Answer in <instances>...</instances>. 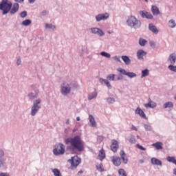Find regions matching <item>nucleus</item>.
<instances>
[{"mask_svg":"<svg viewBox=\"0 0 176 176\" xmlns=\"http://www.w3.org/2000/svg\"><path fill=\"white\" fill-rule=\"evenodd\" d=\"M66 145H69V149L72 152H82L85 149V142L80 135H76L73 138H66L65 140Z\"/></svg>","mask_w":176,"mask_h":176,"instance_id":"obj_1","label":"nucleus"},{"mask_svg":"<svg viewBox=\"0 0 176 176\" xmlns=\"http://www.w3.org/2000/svg\"><path fill=\"white\" fill-rule=\"evenodd\" d=\"M126 25L130 28L138 30V28H141V21L137 19L135 16H130L126 20Z\"/></svg>","mask_w":176,"mask_h":176,"instance_id":"obj_2","label":"nucleus"},{"mask_svg":"<svg viewBox=\"0 0 176 176\" xmlns=\"http://www.w3.org/2000/svg\"><path fill=\"white\" fill-rule=\"evenodd\" d=\"M12 5L13 3L10 0H2L0 3V10H2V14H8Z\"/></svg>","mask_w":176,"mask_h":176,"instance_id":"obj_3","label":"nucleus"},{"mask_svg":"<svg viewBox=\"0 0 176 176\" xmlns=\"http://www.w3.org/2000/svg\"><path fill=\"white\" fill-rule=\"evenodd\" d=\"M42 102V99L38 98L33 101V104L31 106V116H36V113L39 112V109H41V104Z\"/></svg>","mask_w":176,"mask_h":176,"instance_id":"obj_4","label":"nucleus"},{"mask_svg":"<svg viewBox=\"0 0 176 176\" xmlns=\"http://www.w3.org/2000/svg\"><path fill=\"white\" fill-rule=\"evenodd\" d=\"M72 91V84L65 82L60 85V94L62 96H68V94H71Z\"/></svg>","mask_w":176,"mask_h":176,"instance_id":"obj_5","label":"nucleus"},{"mask_svg":"<svg viewBox=\"0 0 176 176\" xmlns=\"http://www.w3.org/2000/svg\"><path fill=\"white\" fill-rule=\"evenodd\" d=\"M69 163H71L72 168H76L79 164H80V158L77 155L72 157L71 160H68Z\"/></svg>","mask_w":176,"mask_h":176,"instance_id":"obj_6","label":"nucleus"},{"mask_svg":"<svg viewBox=\"0 0 176 176\" xmlns=\"http://www.w3.org/2000/svg\"><path fill=\"white\" fill-rule=\"evenodd\" d=\"M53 153L55 156H60L65 153V146L63 143H59V148H54Z\"/></svg>","mask_w":176,"mask_h":176,"instance_id":"obj_7","label":"nucleus"},{"mask_svg":"<svg viewBox=\"0 0 176 176\" xmlns=\"http://www.w3.org/2000/svg\"><path fill=\"white\" fill-rule=\"evenodd\" d=\"M89 31L90 34H94L95 35H98V36H104V35H105V33H104V32L98 28H91L89 29Z\"/></svg>","mask_w":176,"mask_h":176,"instance_id":"obj_8","label":"nucleus"},{"mask_svg":"<svg viewBox=\"0 0 176 176\" xmlns=\"http://www.w3.org/2000/svg\"><path fill=\"white\" fill-rule=\"evenodd\" d=\"M97 23H99V21H105V20H108V19H109V13L108 12H105L104 14H98V15L96 16L95 17Z\"/></svg>","mask_w":176,"mask_h":176,"instance_id":"obj_9","label":"nucleus"},{"mask_svg":"<svg viewBox=\"0 0 176 176\" xmlns=\"http://www.w3.org/2000/svg\"><path fill=\"white\" fill-rule=\"evenodd\" d=\"M32 88L33 90H34V92H30L28 94V98H30V100H34V98H38V96H39V90L35 89L34 85H32Z\"/></svg>","mask_w":176,"mask_h":176,"instance_id":"obj_10","label":"nucleus"},{"mask_svg":"<svg viewBox=\"0 0 176 176\" xmlns=\"http://www.w3.org/2000/svg\"><path fill=\"white\" fill-rule=\"evenodd\" d=\"M19 9H20V5L18 3H14L10 10V14H16L17 12H19Z\"/></svg>","mask_w":176,"mask_h":176,"instance_id":"obj_11","label":"nucleus"},{"mask_svg":"<svg viewBox=\"0 0 176 176\" xmlns=\"http://www.w3.org/2000/svg\"><path fill=\"white\" fill-rule=\"evenodd\" d=\"M140 14L142 19H147L148 20H152V19H153L152 14L146 11H140Z\"/></svg>","mask_w":176,"mask_h":176,"instance_id":"obj_12","label":"nucleus"},{"mask_svg":"<svg viewBox=\"0 0 176 176\" xmlns=\"http://www.w3.org/2000/svg\"><path fill=\"white\" fill-rule=\"evenodd\" d=\"M135 115H139L140 117L142 118L143 119H145L146 120H148V117H146V114L141 109L140 107H137V109L135 111Z\"/></svg>","mask_w":176,"mask_h":176,"instance_id":"obj_13","label":"nucleus"},{"mask_svg":"<svg viewBox=\"0 0 176 176\" xmlns=\"http://www.w3.org/2000/svg\"><path fill=\"white\" fill-rule=\"evenodd\" d=\"M119 149V142L116 140H113L111 145V150L112 152L116 153Z\"/></svg>","mask_w":176,"mask_h":176,"instance_id":"obj_14","label":"nucleus"},{"mask_svg":"<svg viewBox=\"0 0 176 176\" xmlns=\"http://www.w3.org/2000/svg\"><path fill=\"white\" fill-rule=\"evenodd\" d=\"M138 60H144V56H146V52L144 50H139L136 53Z\"/></svg>","mask_w":176,"mask_h":176,"instance_id":"obj_15","label":"nucleus"},{"mask_svg":"<svg viewBox=\"0 0 176 176\" xmlns=\"http://www.w3.org/2000/svg\"><path fill=\"white\" fill-rule=\"evenodd\" d=\"M111 162H113V164L117 167L122 164V161L119 157H112Z\"/></svg>","mask_w":176,"mask_h":176,"instance_id":"obj_16","label":"nucleus"},{"mask_svg":"<svg viewBox=\"0 0 176 176\" xmlns=\"http://www.w3.org/2000/svg\"><path fill=\"white\" fill-rule=\"evenodd\" d=\"M151 164H153V166H160V167H162V166H163L162 161H160V160H159L157 158L153 157V158H151Z\"/></svg>","mask_w":176,"mask_h":176,"instance_id":"obj_17","label":"nucleus"},{"mask_svg":"<svg viewBox=\"0 0 176 176\" xmlns=\"http://www.w3.org/2000/svg\"><path fill=\"white\" fill-rule=\"evenodd\" d=\"M148 30L155 35H157V34H159V30H157V28H156L155 25H153V23L148 24Z\"/></svg>","mask_w":176,"mask_h":176,"instance_id":"obj_18","label":"nucleus"},{"mask_svg":"<svg viewBox=\"0 0 176 176\" xmlns=\"http://www.w3.org/2000/svg\"><path fill=\"white\" fill-rule=\"evenodd\" d=\"M99 82L102 85L105 84V85L107 86V87H108V89H112V85H111V82H109V80L104 79V78H100Z\"/></svg>","mask_w":176,"mask_h":176,"instance_id":"obj_19","label":"nucleus"},{"mask_svg":"<svg viewBox=\"0 0 176 176\" xmlns=\"http://www.w3.org/2000/svg\"><path fill=\"white\" fill-rule=\"evenodd\" d=\"M120 156L121 160L123 162L124 164H127V162H129V160H127V156H126V153H124V151L122 150L120 153Z\"/></svg>","mask_w":176,"mask_h":176,"instance_id":"obj_20","label":"nucleus"},{"mask_svg":"<svg viewBox=\"0 0 176 176\" xmlns=\"http://www.w3.org/2000/svg\"><path fill=\"white\" fill-rule=\"evenodd\" d=\"M168 61L170 63L171 65H174L176 63V54L175 53L170 54L168 58Z\"/></svg>","mask_w":176,"mask_h":176,"instance_id":"obj_21","label":"nucleus"},{"mask_svg":"<svg viewBox=\"0 0 176 176\" xmlns=\"http://www.w3.org/2000/svg\"><path fill=\"white\" fill-rule=\"evenodd\" d=\"M151 12L153 16H159V14H160V10H159V8H157V6H152Z\"/></svg>","mask_w":176,"mask_h":176,"instance_id":"obj_22","label":"nucleus"},{"mask_svg":"<svg viewBox=\"0 0 176 176\" xmlns=\"http://www.w3.org/2000/svg\"><path fill=\"white\" fill-rule=\"evenodd\" d=\"M156 102H153L151 98L148 99V102L144 104L145 108H156Z\"/></svg>","mask_w":176,"mask_h":176,"instance_id":"obj_23","label":"nucleus"},{"mask_svg":"<svg viewBox=\"0 0 176 176\" xmlns=\"http://www.w3.org/2000/svg\"><path fill=\"white\" fill-rule=\"evenodd\" d=\"M152 146H154L157 151H160L163 149V144L161 142H157L151 144Z\"/></svg>","mask_w":176,"mask_h":176,"instance_id":"obj_24","label":"nucleus"},{"mask_svg":"<svg viewBox=\"0 0 176 176\" xmlns=\"http://www.w3.org/2000/svg\"><path fill=\"white\" fill-rule=\"evenodd\" d=\"M88 119L89 120L91 127H97V123L96 122V120L94 119V117L93 116L89 115Z\"/></svg>","mask_w":176,"mask_h":176,"instance_id":"obj_25","label":"nucleus"},{"mask_svg":"<svg viewBox=\"0 0 176 176\" xmlns=\"http://www.w3.org/2000/svg\"><path fill=\"white\" fill-rule=\"evenodd\" d=\"M98 93L96 92V91H94L91 93H89L88 94V100H94V98H97V96H98Z\"/></svg>","mask_w":176,"mask_h":176,"instance_id":"obj_26","label":"nucleus"},{"mask_svg":"<svg viewBox=\"0 0 176 176\" xmlns=\"http://www.w3.org/2000/svg\"><path fill=\"white\" fill-rule=\"evenodd\" d=\"M121 58L124 61V63L126 64V65H129L131 63V60L127 56H122Z\"/></svg>","mask_w":176,"mask_h":176,"instance_id":"obj_27","label":"nucleus"},{"mask_svg":"<svg viewBox=\"0 0 176 176\" xmlns=\"http://www.w3.org/2000/svg\"><path fill=\"white\" fill-rule=\"evenodd\" d=\"M98 158L99 159V160H101V161L105 159V151H104V150L102 149L99 151Z\"/></svg>","mask_w":176,"mask_h":176,"instance_id":"obj_28","label":"nucleus"},{"mask_svg":"<svg viewBox=\"0 0 176 176\" xmlns=\"http://www.w3.org/2000/svg\"><path fill=\"white\" fill-rule=\"evenodd\" d=\"M168 27H169V28H175L176 27L175 20L174 19L169 20L168 21Z\"/></svg>","mask_w":176,"mask_h":176,"instance_id":"obj_29","label":"nucleus"},{"mask_svg":"<svg viewBox=\"0 0 176 176\" xmlns=\"http://www.w3.org/2000/svg\"><path fill=\"white\" fill-rule=\"evenodd\" d=\"M126 140L131 143V144H135L137 142V140H135V136L134 135H131L129 136Z\"/></svg>","mask_w":176,"mask_h":176,"instance_id":"obj_30","label":"nucleus"},{"mask_svg":"<svg viewBox=\"0 0 176 176\" xmlns=\"http://www.w3.org/2000/svg\"><path fill=\"white\" fill-rule=\"evenodd\" d=\"M163 108L164 109L167 108H174V104H173V102H167L163 105Z\"/></svg>","mask_w":176,"mask_h":176,"instance_id":"obj_31","label":"nucleus"},{"mask_svg":"<svg viewBox=\"0 0 176 176\" xmlns=\"http://www.w3.org/2000/svg\"><path fill=\"white\" fill-rule=\"evenodd\" d=\"M45 28L54 31L57 27L52 23H45Z\"/></svg>","mask_w":176,"mask_h":176,"instance_id":"obj_32","label":"nucleus"},{"mask_svg":"<svg viewBox=\"0 0 176 176\" xmlns=\"http://www.w3.org/2000/svg\"><path fill=\"white\" fill-rule=\"evenodd\" d=\"M146 76H149V69H148L142 71L141 78H146Z\"/></svg>","mask_w":176,"mask_h":176,"instance_id":"obj_33","label":"nucleus"},{"mask_svg":"<svg viewBox=\"0 0 176 176\" xmlns=\"http://www.w3.org/2000/svg\"><path fill=\"white\" fill-rule=\"evenodd\" d=\"M106 100V102H107V104H113L114 102H116V100L114 98L112 97H109L104 99Z\"/></svg>","mask_w":176,"mask_h":176,"instance_id":"obj_34","label":"nucleus"},{"mask_svg":"<svg viewBox=\"0 0 176 176\" xmlns=\"http://www.w3.org/2000/svg\"><path fill=\"white\" fill-rule=\"evenodd\" d=\"M32 21L30 19H25L21 23L22 25H25V27H28V25H30Z\"/></svg>","mask_w":176,"mask_h":176,"instance_id":"obj_35","label":"nucleus"},{"mask_svg":"<svg viewBox=\"0 0 176 176\" xmlns=\"http://www.w3.org/2000/svg\"><path fill=\"white\" fill-rule=\"evenodd\" d=\"M118 174L120 176H127V173H126V170L123 168H120L118 170Z\"/></svg>","mask_w":176,"mask_h":176,"instance_id":"obj_36","label":"nucleus"},{"mask_svg":"<svg viewBox=\"0 0 176 176\" xmlns=\"http://www.w3.org/2000/svg\"><path fill=\"white\" fill-rule=\"evenodd\" d=\"M115 76H116V75L109 74L107 76V80H112L113 82H115Z\"/></svg>","mask_w":176,"mask_h":176,"instance_id":"obj_37","label":"nucleus"},{"mask_svg":"<svg viewBox=\"0 0 176 176\" xmlns=\"http://www.w3.org/2000/svg\"><path fill=\"white\" fill-rule=\"evenodd\" d=\"M166 160L167 162H168L169 163H173L175 162V157H171V156H168L166 157Z\"/></svg>","mask_w":176,"mask_h":176,"instance_id":"obj_38","label":"nucleus"},{"mask_svg":"<svg viewBox=\"0 0 176 176\" xmlns=\"http://www.w3.org/2000/svg\"><path fill=\"white\" fill-rule=\"evenodd\" d=\"M100 55L102 56V57H106V58H111V54L106 52H100Z\"/></svg>","mask_w":176,"mask_h":176,"instance_id":"obj_39","label":"nucleus"},{"mask_svg":"<svg viewBox=\"0 0 176 176\" xmlns=\"http://www.w3.org/2000/svg\"><path fill=\"white\" fill-rule=\"evenodd\" d=\"M146 40L142 38H140L139 39V45H140V46H145V45H146Z\"/></svg>","mask_w":176,"mask_h":176,"instance_id":"obj_40","label":"nucleus"},{"mask_svg":"<svg viewBox=\"0 0 176 176\" xmlns=\"http://www.w3.org/2000/svg\"><path fill=\"white\" fill-rule=\"evenodd\" d=\"M126 76H128V78H130L131 79H133V78H135L137 76V74L134 72H128L126 74Z\"/></svg>","mask_w":176,"mask_h":176,"instance_id":"obj_41","label":"nucleus"},{"mask_svg":"<svg viewBox=\"0 0 176 176\" xmlns=\"http://www.w3.org/2000/svg\"><path fill=\"white\" fill-rule=\"evenodd\" d=\"M117 71L118 72H120L122 74V75H125L126 76H127V71H126L124 69H122V68H118L117 69Z\"/></svg>","mask_w":176,"mask_h":176,"instance_id":"obj_42","label":"nucleus"},{"mask_svg":"<svg viewBox=\"0 0 176 176\" xmlns=\"http://www.w3.org/2000/svg\"><path fill=\"white\" fill-rule=\"evenodd\" d=\"M96 169L98 171H100V173H102L104 171V168L102 164H100L98 165H96Z\"/></svg>","mask_w":176,"mask_h":176,"instance_id":"obj_43","label":"nucleus"},{"mask_svg":"<svg viewBox=\"0 0 176 176\" xmlns=\"http://www.w3.org/2000/svg\"><path fill=\"white\" fill-rule=\"evenodd\" d=\"M144 127L146 131H152V126L147 124H144Z\"/></svg>","mask_w":176,"mask_h":176,"instance_id":"obj_44","label":"nucleus"},{"mask_svg":"<svg viewBox=\"0 0 176 176\" xmlns=\"http://www.w3.org/2000/svg\"><path fill=\"white\" fill-rule=\"evenodd\" d=\"M168 68L170 71H173V72H176V66H174V65H169Z\"/></svg>","mask_w":176,"mask_h":176,"instance_id":"obj_45","label":"nucleus"},{"mask_svg":"<svg viewBox=\"0 0 176 176\" xmlns=\"http://www.w3.org/2000/svg\"><path fill=\"white\" fill-rule=\"evenodd\" d=\"M20 16L22 19H25V17H27V11H23L22 12H21Z\"/></svg>","mask_w":176,"mask_h":176,"instance_id":"obj_46","label":"nucleus"},{"mask_svg":"<svg viewBox=\"0 0 176 176\" xmlns=\"http://www.w3.org/2000/svg\"><path fill=\"white\" fill-rule=\"evenodd\" d=\"M47 14V10H43L41 13H40V16L43 17Z\"/></svg>","mask_w":176,"mask_h":176,"instance_id":"obj_47","label":"nucleus"},{"mask_svg":"<svg viewBox=\"0 0 176 176\" xmlns=\"http://www.w3.org/2000/svg\"><path fill=\"white\" fill-rule=\"evenodd\" d=\"M5 166V162L3 161V157H0V167Z\"/></svg>","mask_w":176,"mask_h":176,"instance_id":"obj_48","label":"nucleus"},{"mask_svg":"<svg viewBox=\"0 0 176 176\" xmlns=\"http://www.w3.org/2000/svg\"><path fill=\"white\" fill-rule=\"evenodd\" d=\"M137 147L140 149V151H146V148H144V146L140 145V144H137Z\"/></svg>","mask_w":176,"mask_h":176,"instance_id":"obj_49","label":"nucleus"},{"mask_svg":"<svg viewBox=\"0 0 176 176\" xmlns=\"http://www.w3.org/2000/svg\"><path fill=\"white\" fill-rule=\"evenodd\" d=\"M113 60H116V61H118V63H122V60H120V57L118 56H114Z\"/></svg>","mask_w":176,"mask_h":176,"instance_id":"obj_50","label":"nucleus"},{"mask_svg":"<svg viewBox=\"0 0 176 176\" xmlns=\"http://www.w3.org/2000/svg\"><path fill=\"white\" fill-rule=\"evenodd\" d=\"M131 130H134L135 131H138V128L137 126L132 125Z\"/></svg>","mask_w":176,"mask_h":176,"instance_id":"obj_51","label":"nucleus"},{"mask_svg":"<svg viewBox=\"0 0 176 176\" xmlns=\"http://www.w3.org/2000/svg\"><path fill=\"white\" fill-rule=\"evenodd\" d=\"M149 45L151 47H155V46H156V44H155L153 41H150Z\"/></svg>","mask_w":176,"mask_h":176,"instance_id":"obj_52","label":"nucleus"},{"mask_svg":"<svg viewBox=\"0 0 176 176\" xmlns=\"http://www.w3.org/2000/svg\"><path fill=\"white\" fill-rule=\"evenodd\" d=\"M5 153H3V150L0 149V157H3Z\"/></svg>","mask_w":176,"mask_h":176,"instance_id":"obj_53","label":"nucleus"},{"mask_svg":"<svg viewBox=\"0 0 176 176\" xmlns=\"http://www.w3.org/2000/svg\"><path fill=\"white\" fill-rule=\"evenodd\" d=\"M0 176H10L9 173H0Z\"/></svg>","mask_w":176,"mask_h":176,"instance_id":"obj_54","label":"nucleus"},{"mask_svg":"<svg viewBox=\"0 0 176 176\" xmlns=\"http://www.w3.org/2000/svg\"><path fill=\"white\" fill-rule=\"evenodd\" d=\"M118 80H120V76L116 75L114 82H116V81H118Z\"/></svg>","mask_w":176,"mask_h":176,"instance_id":"obj_55","label":"nucleus"},{"mask_svg":"<svg viewBox=\"0 0 176 176\" xmlns=\"http://www.w3.org/2000/svg\"><path fill=\"white\" fill-rule=\"evenodd\" d=\"M16 65H21V59L18 58L16 60Z\"/></svg>","mask_w":176,"mask_h":176,"instance_id":"obj_56","label":"nucleus"},{"mask_svg":"<svg viewBox=\"0 0 176 176\" xmlns=\"http://www.w3.org/2000/svg\"><path fill=\"white\" fill-rule=\"evenodd\" d=\"M15 2H17L18 3H21L24 2V0H14Z\"/></svg>","mask_w":176,"mask_h":176,"instance_id":"obj_57","label":"nucleus"},{"mask_svg":"<svg viewBox=\"0 0 176 176\" xmlns=\"http://www.w3.org/2000/svg\"><path fill=\"white\" fill-rule=\"evenodd\" d=\"M98 140H99L100 142L102 141L103 140L102 136H98Z\"/></svg>","mask_w":176,"mask_h":176,"instance_id":"obj_58","label":"nucleus"},{"mask_svg":"<svg viewBox=\"0 0 176 176\" xmlns=\"http://www.w3.org/2000/svg\"><path fill=\"white\" fill-rule=\"evenodd\" d=\"M29 1V3H35V0H28Z\"/></svg>","mask_w":176,"mask_h":176,"instance_id":"obj_59","label":"nucleus"},{"mask_svg":"<svg viewBox=\"0 0 176 176\" xmlns=\"http://www.w3.org/2000/svg\"><path fill=\"white\" fill-rule=\"evenodd\" d=\"M145 162L144 161V160H139V163H140L141 164H142L143 163H144Z\"/></svg>","mask_w":176,"mask_h":176,"instance_id":"obj_60","label":"nucleus"},{"mask_svg":"<svg viewBox=\"0 0 176 176\" xmlns=\"http://www.w3.org/2000/svg\"><path fill=\"white\" fill-rule=\"evenodd\" d=\"M173 174H174V175H176V168L173 169Z\"/></svg>","mask_w":176,"mask_h":176,"instance_id":"obj_61","label":"nucleus"},{"mask_svg":"<svg viewBox=\"0 0 176 176\" xmlns=\"http://www.w3.org/2000/svg\"><path fill=\"white\" fill-rule=\"evenodd\" d=\"M66 124H69V119H67L66 121Z\"/></svg>","mask_w":176,"mask_h":176,"instance_id":"obj_62","label":"nucleus"},{"mask_svg":"<svg viewBox=\"0 0 176 176\" xmlns=\"http://www.w3.org/2000/svg\"><path fill=\"white\" fill-rule=\"evenodd\" d=\"M76 120H77V122H79V120H80V117H77Z\"/></svg>","mask_w":176,"mask_h":176,"instance_id":"obj_63","label":"nucleus"},{"mask_svg":"<svg viewBox=\"0 0 176 176\" xmlns=\"http://www.w3.org/2000/svg\"><path fill=\"white\" fill-rule=\"evenodd\" d=\"M78 174H83V171L80 170V171H78Z\"/></svg>","mask_w":176,"mask_h":176,"instance_id":"obj_64","label":"nucleus"}]
</instances>
